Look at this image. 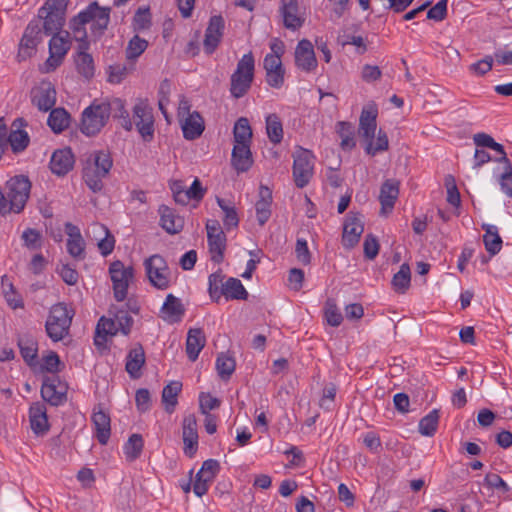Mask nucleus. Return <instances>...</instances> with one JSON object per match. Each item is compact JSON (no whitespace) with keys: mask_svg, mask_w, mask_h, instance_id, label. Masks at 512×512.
<instances>
[{"mask_svg":"<svg viewBox=\"0 0 512 512\" xmlns=\"http://www.w3.org/2000/svg\"><path fill=\"white\" fill-rule=\"evenodd\" d=\"M38 44L39 42L36 40L23 35L19 44V51L17 55L19 61H23L31 57L35 53Z\"/></svg>","mask_w":512,"mask_h":512,"instance_id":"6e6d98bb","label":"nucleus"},{"mask_svg":"<svg viewBox=\"0 0 512 512\" xmlns=\"http://www.w3.org/2000/svg\"><path fill=\"white\" fill-rule=\"evenodd\" d=\"M73 315L66 304L53 305L45 324L47 335L55 342L62 340L69 332Z\"/></svg>","mask_w":512,"mask_h":512,"instance_id":"20e7f679","label":"nucleus"},{"mask_svg":"<svg viewBox=\"0 0 512 512\" xmlns=\"http://www.w3.org/2000/svg\"><path fill=\"white\" fill-rule=\"evenodd\" d=\"M144 364V349L141 344H137L127 355L125 369L131 378L137 379L141 376V368Z\"/></svg>","mask_w":512,"mask_h":512,"instance_id":"72a5a7b5","label":"nucleus"},{"mask_svg":"<svg viewBox=\"0 0 512 512\" xmlns=\"http://www.w3.org/2000/svg\"><path fill=\"white\" fill-rule=\"evenodd\" d=\"M7 197L15 213H20L29 198L31 182L25 175H16L6 183Z\"/></svg>","mask_w":512,"mask_h":512,"instance_id":"423d86ee","label":"nucleus"},{"mask_svg":"<svg viewBox=\"0 0 512 512\" xmlns=\"http://www.w3.org/2000/svg\"><path fill=\"white\" fill-rule=\"evenodd\" d=\"M31 102L42 112L51 110L56 103L54 85L49 81H42L31 90Z\"/></svg>","mask_w":512,"mask_h":512,"instance_id":"2eb2a0df","label":"nucleus"},{"mask_svg":"<svg viewBox=\"0 0 512 512\" xmlns=\"http://www.w3.org/2000/svg\"><path fill=\"white\" fill-rule=\"evenodd\" d=\"M110 11L109 7H101L97 2H92L70 20L69 27L74 39L79 43L75 59L77 71L86 79L93 77L95 68L93 57L87 53L90 44L85 26L90 24L91 37L99 38L107 29Z\"/></svg>","mask_w":512,"mask_h":512,"instance_id":"f257e3e1","label":"nucleus"},{"mask_svg":"<svg viewBox=\"0 0 512 512\" xmlns=\"http://www.w3.org/2000/svg\"><path fill=\"white\" fill-rule=\"evenodd\" d=\"M92 422L95 426L96 438L100 444H107L111 435V420L101 404H98L93 409Z\"/></svg>","mask_w":512,"mask_h":512,"instance_id":"412c9836","label":"nucleus"},{"mask_svg":"<svg viewBox=\"0 0 512 512\" xmlns=\"http://www.w3.org/2000/svg\"><path fill=\"white\" fill-rule=\"evenodd\" d=\"M40 25L43 27V32L46 35L59 34L65 24V15L57 12H50L46 9H39L38 18Z\"/></svg>","mask_w":512,"mask_h":512,"instance_id":"bb28decb","label":"nucleus"},{"mask_svg":"<svg viewBox=\"0 0 512 512\" xmlns=\"http://www.w3.org/2000/svg\"><path fill=\"white\" fill-rule=\"evenodd\" d=\"M65 232L68 235L67 251L76 260L85 258V242L77 226L68 222L65 224Z\"/></svg>","mask_w":512,"mask_h":512,"instance_id":"4be33fe9","label":"nucleus"},{"mask_svg":"<svg viewBox=\"0 0 512 512\" xmlns=\"http://www.w3.org/2000/svg\"><path fill=\"white\" fill-rule=\"evenodd\" d=\"M110 107V114L113 113L115 118L122 119V127L128 131L132 130L133 122L130 119L128 111L125 109V103L120 98H115L111 102H101Z\"/></svg>","mask_w":512,"mask_h":512,"instance_id":"79ce46f5","label":"nucleus"},{"mask_svg":"<svg viewBox=\"0 0 512 512\" xmlns=\"http://www.w3.org/2000/svg\"><path fill=\"white\" fill-rule=\"evenodd\" d=\"M206 344V337L202 329L191 328L187 333L186 353L191 361H196L199 353Z\"/></svg>","mask_w":512,"mask_h":512,"instance_id":"f704fd0d","label":"nucleus"},{"mask_svg":"<svg viewBox=\"0 0 512 512\" xmlns=\"http://www.w3.org/2000/svg\"><path fill=\"white\" fill-rule=\"evenodd\" d=\"M109 117V106L93 102L82 113L80 130L86 136H95L106 125Z\"/></svg>","mask_w":512,"mask_h":512,"instance_id":"39448f33","label":"nucleus"},{"mask_svg":"<svg viewBox=\"0 0 512 512\" xmlns=\"http://www.w3.org/2000/svg\"><path fill=\"white\" fill-rule=\"evenodd\" d=\"M411 271L407 263L400 266L399 271L393 276L392 285L395 291L405 293L410 286Z\"/></svg>","mask_w":512,"mask_h":512,"instance_id":"de8ad7c7","label":"nucleus"},{"mask_svg":"<svg viewBox=\"0 0 512 512\" xmlns=\"http://www.w3.org/2000/svg\"><path fill=\"white\" fill-rule=\"evenodd\" d=\"M17 343L24 361L29 366H34L38 356V344L36 339L32 335L24 333L18 336Z\"/></svg>","mask_w":512,"mask_h":512,"instance_id":"473e14b6","label":"nucleus"},{"mask_svg":"<svg viewBox=\"0 0 512 512\" xmlns=\"http://www.w3.org/2000/svg\"><path fill=\"white\" fill-rule=\"evenodd\" d=\"M364 232V224L360 214L348 213L343 225L342 244L346 249L355 247Z\"/></svg>","mask_w":512,"mask_h":512,"instance_id":"4468645a","label":"nucleus"},{"mask_svg":"<svg viewBox=\"0 0 512 512\" xmlns=\"http://www.w3.org/2000/svg\"><path fill=\"white\" fill-rule=\"evenodd\" d=\"M70 114L64 108L51 109L47 124L54 133H61L69 127Z\"/></svg>","mask_w":512,"mask_h":512,"instance_id":"58836bf2","label":"nucleus"},{"mask_svg":"<svg viewBox=\"0 0 512 512\" xmlns=\"http://www.w3.org/2000/svg\"><path fill=\"white\" fill-rule=\"evenodd\" d=\"M128 68L124 64H114L109 66L108 81L119 84L128 74Z\"/></svg>","mask_w":512,"mask_h":512,"instance_id":"338daca9","label":"nucleus"},{"mask_svg":"<svg viewBox=\"0 0 512 512\" xmlns=\"http://www.w3.org/2000/svg\"><path fill=\"white\" fill-rule=\"evenodd\" d=\"M29 421L32 431L36 435H44L49 430L46 406L36 402L29 409Z\"/></svg>","mask_w":512,"mask_h":512,"instance_id":"393cba45","label":"nucleus"},{"mask_svg":"<svg viewBox=\"0 0 512 512\" xmlns=\"http://www.w3.org/2000/svg\"><path fill=\"white\" fill-rule=\"evenodd\" d=\"M220 464L217 460L208 459L202 464L201 469L198 471V475L205 478L206 481H213L217 473L219 472Z\"/></svg>","mask_w":512,"mask_h":512,"instance_id":"052dcab7","label":"nucleus"},{"mask_svg":"<svg viewBox=\"0 0 512 512\" xmlns=\"http://www.w3.org/2000/svg\"><path fill=\"white\" fill-rule=\"evenodd\" d=\"M181 390L182 383L179 381H171L163 388L161 399L167 413L171 414L174 412Z\"/></svg>","mask_w":512,"mask_h":512,"instance_id":"4c0bfd02","label":"nucleus"},{"mask_svg":"<svg viewBox=\"0 0 512 512\" xmlns=\"http://www.w3.org/2000/svg\"><path fill=\"white\" fill-rule=\"evenodd\" d=\"M160 214V225L169 234H177L184 227V219L176 214V212L166 206L161 205L158 210Z\"/></svg>","mask_w":512,"mask_h":512,"instance_id":"c85d7f7f","label":"nucleus"},{"mask_svg":"<svg viewBox=\"0 0 512 512\" xmlns=\"http://www.w3.org/2000/svg\"><path fill=\"white\" fill-rule=\"evenodd\" d=\"M365 151L369 155H376L378 152L386 151L389 147L387 134L381 129L378 131L377 139L365 140Z\"/></svg>","mask_w":512,"mask_h":512,"instance_id":"864d4df0","label":"nucleus"},{"mask_svg":"<svg viewBox=\"0 0 512 512\" xmlns=\"http://www.w3.org/2000/svg\"><path fill=\"white\" fill-rule=\"evenodd\" d=\"M295 65L304 72H312L317 67V59L315 56L312 43L307 39L298 42L295 48Z\"/></svg>","mask_w":512,"mask_h":512,"instance_id":"f3484780","label":"nucleus"},{"mask_svg":"<svg viewBox=\"0 0 512 512\" xmlns=\"http://www.w3.org/2000/svg\"><path fill=\"white\" fill-rule=\"evenodd\" d=\"M231 162L232 166L238 173L248 171L253 164L250 145L234 144Z\"/></svg>","mask_w":512,"mask_h":512,"instance_id":"7c9ffc66","label":"nucleus"},{"mask_svg":"<svg viewBox=\"0 0 512 512\" xmlns=\"http://www.w3.org/2000/svg\"><path fill=\"white\" fill-rule=\"evenodd\" d=\"M109 273L113 283L114 298L122 302L127 297L128 287L134 278V269L117 260L111 263Z\"/></svg>","mask_w":512,"mask_h":512,"instance_id":"6e6552de","label":"nucleus"},{"mask_svg":"<svg viewBox=\"0 0 512 512\" xmlns=\"http://www.w3.org/2000/svg\"><path fill=\"white\" fill-rule=\"evenodd\" d=\"M293 178L298 188H304L313 176V154L304 148H298L293 154Z\"/></svg>","mask_w":512,"mask_h":512,"instance_id":"1a4fd4ad","label":"nucleus"},{"mask_svg":"<svg viewBox=\"0 0 512 512\" xmlns=\"http://www.w3.org/2000/svg\"><path fill=\"white\" fill-rule=\"evenodd\" d=\"M161 312L164 320L176 323L181 320L185 313V308L177 297L173 294H168L161 308Z\"/></svg>","mask_w":512,"mask_h":512,"instance_id":"c9c22d12","label":"nucleus"},{"mask_svg":"<svg viewBox=\"0 0 512 512\" xmlns=\"http://www.w3.org/2000/svg\"><path fill=\"white\" fill-rule=\"evenodd\" d=\"M325 317L329 325L337 327L342 323L343 316L334 301L328 300L325 305Z\"/></svg>","mask_w":512,"mask_h":512,"instance_id":"13d9d810","label":"nucleus"},{"mask_svg":"<svg viewBox=\"0 0 512 512\" xmlns=\"http://www.w3.org/2000/svg\"><path fill=\"white\" fill-rule=\"evenodd\" d=\"M295 254L297 260L303 264L308 265L311 262V254L308 249L307 241L305 239L298 238L295 246Z\"/></svg>","mask_w":512,"mask_h":512,"instance_id":"0e129e2a","label":"nucleus"},{"mask_svg":"<svg viewBox=\"0 0 512 512\" xmlns=\"http://www.w3.org/2000/svg\"><path fill=\"white\" fill-rule=\"evenodd\" d=\"M70 49L69 32L65 35L54 34L49 41V57L45 62V72L55 70L62 63Z\"/></svg>","mask_w":512,"mask_h":512,"instance_id":"f8f14e48","label":"nucleus"},{"mask_svg":"<svg viewBox=\"0 0 512 512\" xmlns=\"http://www.w3.org/2000/svg\"><path fill=\"white\" fill-rule=\"evenodd\" d=\"M207 241L211 260L217 264L221 263L224 259V252L226 250V235L218 220H208L206 223Z\"/></svg>","mask_w":512,"mask_h":512,"instance_id":"9d476101","label":"nucleus"},{"mask_svg":"<svg viewBox=\"0 0 512 512\" xmlns=\"http://www.w3.org/2000/svg\"><path fill=\"white\" fill-rule=\"evenodd\" d=\"M235 360L234 358L221 353L218 355L216 359V369L218 372V375L222 380H228L232 373L235 370Z\"/></svg>","mask_w":512,"mask_h":512,"instance_id":"603ef678","label":"nucleus"},{"mask_svg":"<svg viewBox=\"0 0 512 512\" xmlns=\"http://www.w3.org/2000/svg\"><path fill=\"white\" fill-rule=\"evenodd\" d=\"M266 130L269 140L274 144H279L283 139V128L279 117L276 114H270L266 118Z\"/></svg>","mask_w":512,"mask_h":512,"instance_id":"49530a36","label":"nucleus"},{"mask_svg":"<svg viewBox=\"0 0 512 512\" xmlns=\"http://www.w3.org/2000/svg\"><path fill=\"white\" fill-rule=\"evenodd\" d=\"M220 406V400L211 396L209 393H200L199 395V408L202 414H210L211 410H214Z\"/></svg>","mask_w":512,"mask_h":512,"instance_id":"680f3d73","label":"nucleus"},{"mask_svg":"<svg viewBox=\"0 0 512 512\" xmlns=\"http://www.w3.org/2000/svg\"><path fill=\"white\" fill-rule=\"evenodd\" d=\"M148 42L145 39L135 35L126 47V58L136 60L147 48Z\"/></svg>","mask_w":512,"mask_h":512,"instance_id":"5fc2aeb1","label":"nucleus"},{"mask_svg":"<svg viewBox=\"0 0 512 512\" xmlns=\"http://www.w3.org/2000/svg\"><path fill=\"white\" fill-rule=\"evenodd\" d=\"M144 266L151 285L160 290L170 286L171 272L161 255H152L144 261Z\"/></svg>","mask_w":512,"mask_h":512,"instance_id":"0eeeda50","label":"nucleus"},{"mask_svg":"<svg viewBox=\"0 0 512 512\" xmlns=\"http://www.w3.org/2000/svg\"><path fill=\"white\" fill-rule=\"evenodd\" d=\"M184 453L188 457H193L198 447L197 420L194 414L184 417L182 423Z\"/></svg>","mask_w":512,"mask_h":512,"instance_id":"aec40b11","label":"nucleus"},{"mask_svg":"<svg viewBox=\"0 0 512 512\" xmlns=\"http://www.w3.org/2000/svg\"><path fill=\"white\" fill-rule=\"evenodd\" d=\"M133 122L145 141H151L154 135L152 108L146 100L139 99L133 107Z\"/></svg>","mask_w":512,"mask_h":512,"instance_id":"9b49d317","label":"nucleus"},{"mask_svg":"<svg viewBox=\"0 0 512 512\" xmlns=\"http://www.w3.org/2000/svg\"><path fill=\"white\" fill-rule=\"evenodd\" d=\"M234 142L235 144H246L250 145L252 138V130L247 118H239L233 129Z\"/></svg>","mask_w":512,"mask_h":512,"instance_id":"a18cd8bd","label":"nucleus"},{"mask_svg":"<svg viewBox=\"0 0 512 512\" xmlns=\"http://www.w3.org/2000/svg\"><path fill=\"white\" fill-rule=\"evenodd\" d=\"M222 296L226 299L246 300L248 292L239 279L230 277L225 281Z\"/></svg>","mask_w":512,"mask_h":512,"instance_id":"a19ab883","label":"nucleus"},{"mask_svg":"<svg viewBox=\"0 0 512 512\" xmlns=\"http://www.w3.org/2000/svg\"><path fill=\"white\" fill-rule=\"evenodd\" d=\"M22 239L24 241V244L29 249H37L40 247V239L41 235L39 231L33 228H27L22 233Z\"/></svg>","mask_w":512,"mask_h":512,"instance_id":"774afa93","label":"nucleus"},{"mask_svg":"<svg viewBox=\"0 0 512 512\" xmlns=\"http://www.w3.org/2000/svg\"><path fill=\"white\" fill-rule=\"evenodd\" d=\"M119 331L116 317L114 319L102 316L96 327L95 345H99V339L106 340L107 335H115Z\"/></svg>","mask_w":512,"mask_h":512,"instance_id":"c03bdc74","label":"nucleus"},{"mask_svg":"<svg viewBox=\"0 0 512 512\" xmlns=\"http://www.w3.org/2000/svg\"><path fill=\"white\" fill-rule=\"evenodd\" d=\"M266 71V82L272 88H281L284 84L285 69L283 68L281 59L276 56L265 57L263 62Z\"/></svg>","mask_w":512,"mask_h":512,"instance_id":"5701e85b","label":"nucleus"},{"mask_svg":"<svg viewBox=\"0 0 512 512\" xmlns=\"http://www.w3.org/2000/svg\"><path fill=\"white\" fill-rule=\"evenodd\" d=\"M398 195L399 183L396 180L388 179L382 184L379 195L382 215H387L393 210Z\"/></svg>","mask_w":512,"mask_h":512,"instance_id":"b1692460","label":"nucleus"},{"mask_svg":"<svg viewBox=\"0 0 512 512\" xmlns=\"http://www.w3.org/2000/svg\"><path fill=\"white\" fill-rule=\"evenodd\" d=\"M474 144L478 147H487L496 152H502V144L497 143L489 134L480 132L473 136Z\"/></svg>","mask_w":512,"mask_h":512,"instance_id":"bf43d9fd","label":"nucleus"},{"mask_svg":"<svg viewBox=\"0 0 512 512\" xmlns=\"http://www.w3.org/2000/svg\"><path fill=\"white\" fill-rule=\"evenodd\" d=\"M144 446L143 438L140 434H132L124 446V453L128 461L138 459Z\"/></svg>","mask_w":512,"mask_h":512,"instance_id":"09e8293b","label":"nucleus"},{"mask_svg":"<svg viewBox=\"0 0 512 512\" xmlns=\"http://www.w3.org/2000/svg\"><path fill=\"white\" fill-rule=\"evenodd\" d=\"M67 384L56 376L46 377L41 387V396L52 406H59L67 399Z\"/></svg>","mask_w":512,"mask_h":512,"instance_id":"ddd939ff","label":"nucleus"},{"mask_svg":"<svg viewBox=\"0 0 512 512\" xmlns=\"http://www.w3.org/2000/svg\"><path fill=\"white\" fill-rule=\"evenodd\" d=\"M255 59L252 52L244 54L230 77V93L239 99L245 96L254 80Z\"/></svg>","mask_w":512,"mask_h":512,"instance_id":"7ed1b4c3","label":"nucleus"},{"mask_svg":"<svg viewBox=\"0 0 512 512\" xmlns=\"http://www.w3.org/2000/svg\"><path fill=\"white\" fill-rule=\"evenodd\" d=\"M337 133L341 138L340 146L343 150H351L355 147L354 126L350 122L340 121L336 125Z\"/></svg>","mask_w":512,"mask_h":512,"instance_id":"37998d69","label":"nucleus"},{"mask_svg":"<svg viewBox=\"0 0 512 512\" xmlns=\"http://www.w3.org/2000/svg\"><path fill=\"white\" fill-rule=\"evenodd\" d=\"M438 422L439 411L437 409H434L420 420L419 432L423 436H433L437 431Z\"/></svg>","mask_w":512,"mask_h":512,"instance_id":"8fccbe9b","label":"nucleus"},{"mask_svg":"<svg viewBox=\"0 0 512 512\" xmlns=\"http://www.w3.org/2000/svg\"><path fill=\"white\" fill-rule=\"evenodd\" d=\"M377 114L375 107L363 108L359 118V135L364 140H371L375 137L377 128Z\"/></svg>","mask_w":512,"mask_h":512,"instance_id":"c756f323","label":"nucleus"},{"mask_svg":"<svg viewBox=\"0 0 512 512\" xmlns=\"http://www.w3.org/2000/svg\"><path fill=\"white\" fill-rule=\"evenodd\" d=\"M224 278L225 276L221 270L212 273L208 278V292L213 301L218 302L222 296V290L225 285Z\"/></svg>","mask_w":512,"mask_h":512,"instance_id":"3c124183","label":"nucleus"},{"mask_svg":"<svg viewBox=\"0 0 512 512\" xmlns=\"http://www.w3.org/2000/svg\"><path fill=\"white\" fill-rule=\"evenodd\" d=\"M224 27L225 22L222 16L214 15L210 18L203 41L204 50L208 55L212 54L221 42Z\"/></svg>","mask_w":512,"mask_h":512,"instance_id":"a211bd4d","label":"nucleus"},{"mask_svg":"<svg viewBox=\"0 0 512 512\" xmlns=\"http://www.w3.org/2000/svg\"><path fill=\"white\" fill-rule=\"evenodd\" d=\"M363 250H364V256L369 259L373 260L379 253V243L377 238L372 235L368 234L365 237L364 243H363Z\"/></svg>","mask_w":512,"mask_h":512,"instance_id":"e2e57ef3","label":"nucleus"},{"mask_svg":"<svg viewBox=\"0 0 512 512\" xmlns=\"http://www.w3.org/2000/svg\"><path fill=\"white\" fill-rule=\"evenodd\" d=\"M272 191L267 186L259 188V199L255 204L256 216L259 225L263 226L271 216Z\"/></svg>","mask_w":512,"mask_h":512,"instance_id":"2f4dec72","label":"nucleus"},{"mask_svg":"<svg viewBox=\"0 0 512 512\" xmlns=\"http://www.w3.org/2000/svg\"><path fill=\"white\" fill-rule=\"evenodd\" d=\"M481 228L485 231L483 243L490 256L498 254L502 248V239L498 233V228L491 224L483 223Z\"/></svg>","mask_w":512,"mask_h":512,"instance_id":"e433bc0d","label":"nucleus"},{"mask_svg":"<svg viewBox=\"0 0 512 512\" xmlns=\"http://www.w3.org/2000/svg\"><path fill=\"white\" fill-rule=\"evenodd\" d=\"M27 126L23 118H16L11 125L10 133L6 139V144L9 143L13 153L18 154L23 152L30 143L28 133L23 130Z\"/></svg>","mask_w":512,"mask_h":512,"instance_id":"6ab92c4d","label":"nucleus"},{"mask_svg":"<svg viewBox=\"0 0 512 512\" xmlns=\"http://www.w3.org/2000/svg\"><path fill=\"white\" fill-rule=\"evenodd\" d=\"M445 186L447 188V201L454 207L460 206L461 199L454 176L445 177Z\"/></svg>","mask_w":512,"mask_h":512,"instance_id":"4d7b16f0","label":"nucleus"},{"mask_svg":"<svg viewBox=\"0 0 512 512\" xmlns=\"http://www.w3.org/2000/svg\"><path fill=\"white\" fill-rule=\"evenodd\" d=\"M217 204L223 212V224L226 231L237 228L239 225V217L235 205L223 198L217 197Z\"/></svg>","mask_w":512,"mask_h":512,"instance_id":"ea45409f","label":"nucleus"},{"mask_svg":"<svg viewBox=\"0 0 512 512\" xmlns=\"http://www.w3.org/2000/svg\"><path fill=\"white\" fill-rule=\"evenodd\" d=\"M447 16V0H440L427 12V19L434 21H442Z\"/></svg>","mask_w":512,"mask_h":512,"instance_id":"69168bd1","label":"nucleus"},{"mask_svg":"<svg viewBox=\"0 0 512 512\" xmlns=\"http://www.w3.org/2000/svg\"><path fill=\"white\" fill-rule=\"evenodd\" d=\"M179 122L186 140L199 138L205 129L204 119L197 111L192 112V114L187 115V117L179 119Z\"/></svg>","mask_w":512,"mask_h":512,"instance_id":"a878e982","label":"nucleus"},{"mask_svg":"<svg viewBox=\"0 0 512 512\" xmlns=\"http://www.w3.org/2000/svg\"><path fill=\"white\" fill-rule=\"evenodd\" d=\"M279 12L283 19V25L288 30L296 31L305 22V17L299 12L297 0H281Z\"/></svg>","mask_w":512,"mask_h":512,"instance_id":"dca6fc26","label":"nucleus"},{"mask_svg":"<svg viewBox=\"0 0 512 512\" xmlns=\"http://www.w3.org/2000/svg\"><path fill=\"white\" fill-rule=\"evenodd\" d=\"M113 166V159L108 150H97L90 154L83 168V179L93 192H100L103 179L106 178Z\"/></svg>","mask_w":512,"mask_h":512,"instance_id":"f03ea898","label":"nucleus"},{"mask_svg":"<svg viewBox=\"0 0 512 512\" xmlns=\"http://www.w3.org/2000/svg\"><path fill=\"white\" fill-rule=\"evenodd\" d=\"M74 165V155L71 149L57 150L52 154L50 160V169L52 173L63 176L66 175Z\"/></svg>","mask_w":512,"mask_h":512,"instance_id":"cd10ccee","label":"nucleus"}]
</instances>
